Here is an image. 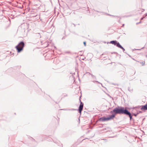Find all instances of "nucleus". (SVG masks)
<instances>
[{"label":"nucleus","instance_id":"nucleus-11","mask_svg":"<svg viewBox=\"0 0 147 147\" xmlns=\"http://www.w3.org/2000/svg\"><path fill=\"white\" fill-rule=\"evenodd\" d=\"M141 22V21H140V22H139L137 23H136V24H140Z\"/></svg>","mask_w":147,"mask_h":147},{"label":"nucleus","instance_id":"nucleus-16","mask_svg":"<svg viewBox=\"0 0 147 147\" xmlns=\"http://www.w3.org/2000/svg\"><path fill=\"white\" fill-rule=\"evenodd\" d=\"M124 24H123V25L122 26H124Z\"/></svg>","mask_w":147,"mask_h":147},{"label":"nucleus","instance_id":"nucleus-14","mask_svg":"<svg viewBox=\"0 0 147 147\" xmlns=\"http://www.w3.org/2000/svg\"><path fill=\"white\" fill-rule=\"evenodd\" d=\"M95 82H98V81H95Z\"/></svg>","mask_w":147,"mask_h":147},{"label":"nucleus","instance_id":"nucleus-10","mask_svg":"<svg viewBox=\"0 0 147 147\" xmlns=\"http://www.w3.org/2000/svg\"><path fill=\"white\" fill-rule=\"evenodd\" d=\"M84 45L85 46L86 45V43L85 42H83Z\"/></svg>","mask_w":147,"mask_h":147},{"label":"nucleus","instance_id":"nucleus-13","mask_svg":"<svg viewBox=\"0 0 147 147\" xmlns=\"http://www.w3.org/2000/svg\"><path fill=\"white\" fill-rule=\"evenodd\" d=\"M139 12L140 13V12H141V10H139Z\"/></svg>","mask_w":147,"mask_h":147},{"label":"nucleus","instance_id":"nucleus-12","mask_svg":"<svg viewBox=\"0 0 147 147\" xmlns=\"http://www.w3.org/2000/svg\"><path fill=\"white\" fill-rule=\"evenodd\" d=\"M133 115H134V116H136L137 115V114H135L134 113L133 114Z\"/></svg>","mask_w":147,"mask_h":147},{"label":"nucleus","instance_id":"nucleus-8","mask_svg":"<svg viewBox=\"0 0 147 147\" xmlns=\"http://www.w3.org/2000/svg\"><path fill=\"white\" fill-rule=\"evenodd\" d=\"M140 63L142 65H143L145 64V62H140Z\"/></svg>","mask_w":147,"mask_h":147},{"label":"nucleus","instance_id":"nucleus-7","mask_svg":"<svg viewBox=\"0 0 147 147\" xmlns=\"http://www.w3.org/2000/svg\"><path fill=\"white\" fill-rule=\"evenodd\" d=\"M87 73L88 74H89L91 75V76L93 78H96V77L95 76H94L93 75L90 74L89 72H87Z\"/></svg>","mask_w":147,"mask_h":147},{"label":"nucleus","instance_id":"nucleus-5","mask_svg":"<svg viewBox=\"0 0 147 147\" xmlns=\"http://www.w3.org/2000/svg\"><path fill=\"white\" fill-rule=\"evenodd\" d=\"M141 109L143 110H147V103H146L145 105L143 106L141 108Z\"/></svg>","mask_w":147,"mask_h":147},{"label":"nucleus","instance_id":"nucleus-15","mask_svg":"<svg viewBox=\"0 0 147 147\" xmlns=\"http://www.w3.org/2000/svg\"><path fill=\"white\" fill-rule=\"evenodd\" d=\"M75 110V109H72V110Z\"/></svg>","mask_w":147,"mask_h":147},{"label":"nucleus","instance_id":"nucleus-6","mask_svg":"<svg viewBox=\"0 0 147 147\" xmlns=\"http://www.w3.org/2000/svg\"><path fill=\"white\" fill-rule=\"evenodd\" d=\"M118 47L122 49L123 50V52H124V51H125V49L120 45Z\"/></svg>","mask_w":147,"mask_h":147},{"label":"nucleus","instance_id":"nucleus-3","mask_svg":"<svg viewBox=\"0 0 147 147\" xmlns=\"http://www.w3.org/2000/svg\"><path fill=\"white\" fill-rule=\"evenodd\" d=\"M110 43L114 45H115L117 47H119L120 45V43L117 42L116 40H113L110 41Z\"/></svg>","mask_w":147,"mask_h":147},{"label":"nucleus","instance_id":"nucleus-9","mask_svg":"<svg viewBox=\"0 0 147 147\" xmlns=\"http://www.w3.org/2000/svg\"><path fill=\"white\" fill-rule=\"evenodd\" d=\"M145 16H143V17H142V18H141V20H143L144 18H145V16H147V13H146L145 14Z\"/></svg>","mask_w":147,"mask_h":147},{"label":"nucleus","instance_id":"nucleus-2","mask_svg":"<svg viewBox=\"0 0 147 147\" xmlns=\"http://www.w3.org/2000/svg\"><path fill=\"white\" fill-rule=\"evenodd\" d=\"M24 45V42L23 41H21L16 47V48L18 52L19 53L23 50Z\"/></svg>","mask_w":147,"mask_h":147},{"label":"nucleus","instance_id":"nucleus-4","mask_svg":"<svg viewBox=\"0 0 147 147\" xmlns=\"http://www.w3.org/2000/svg\"><path fill=\"white\" fill-rule=\"evenodd\" d=\"M80 105L79 106V107L78 109V111L81 114L82 111L83 107V103L80 100Z\"/></svg>","mask_w":147,"mask_h":147},{"label":"nucleus","instance_id":"nucleus-17","mask_svg":"<svg viewBox=\"0 0 147 147\" xmlns=\"http://www.w3.org/2000/svg\"><path fill=\"white\" fill-rule=\"evenodd\" d=\"M38 35H40V34H39V33H38Z\"/></svg>","mask_w":147,"mask_h":147},{"label":"nucleus","instance_id":"nucleus-1","mask_svg":"<svg viewBox=\"0 0 147 147\" xmlns=\"http://www.w3.org/2000/svg\"><path fill=\"white\" fill-rule=\"evenodd\" d=\"M111 113H113L115 114H112L107 118H100V120L102 121H105L113 119L115 117V115L117 114H124L128 115L130 118V120H131L132 118L131 113L127 109H125L123 107H116L113 111H111Z\"/></svg>","mask_w":147,"mask_h":147}]
</instances>
